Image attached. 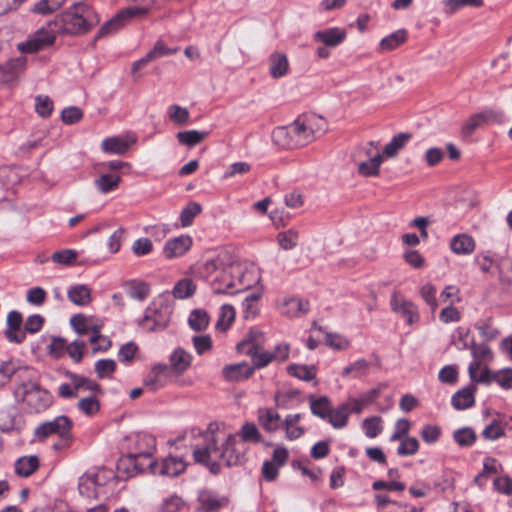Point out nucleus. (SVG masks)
Here are the masks:
<instances>
[{
  "instance_id": "51",
  "label": "nucleus",
  "mask_w": 512,
  "mask_h": 512,
  "mask_svg": "<svg viewBox=\"0 0 512 512\" xmlns=\"http://www.w3.org/2000/svg\"><path fill=\"white\" fill-rule=\"evenodd\" d=\"M196 286L191 279L184 278L176 283L173 289V295L176 298L184 299L192 296Z\"/></svg>"
},
{
  "instance_id": "47",
  "label": "nucleus",
  "mask_w": 512,
  "mask_h": 512,
  "mask_svg": "<svg viewBox=\"0 0 512 512\" xmlns=\"http://www.w3.org/2000/svg\"><path fill=\"white\" fill-rule=\"evenodd\" d=\"M277 241L279 246L284 250H292L295 248L299 241V233L297 230L289 229L278 233Z\"/></svg>"
},
{
  "instance_id": "36",
  "label": "nucleus",
  "mask_w": 512,
  "mask_h": 512,
  "mask_svg": "<svg viewBox=\"0 0 512 512\" xmlns=\"http://www.w3.org/2000/svg\"><path fill=\"white\" fill-rule=\"evenodd\" d=\"M226 255L218 254L213 258L206 259L199 267V274L204 278L211 277L214 273H219L225 263Z\"/></svg>"
},
{
  "instance_id": "22",
  "label": "nucleus",
  "mask_w": 512,
  "mask_h": 512,
  "mask_svg": "<svg viewBox=\"0 0 512 512\" xmlns=\"http://www.w3.org/2000/svg\"><path fill=\"white\" fill-rule=\"evenodd\" d=\"M254 372V367L243 362L238 364L227 365L223 368L222 373L227 381L238 382L248 379Z\"/></svg>"
},
{
  "instance_id": "35",
  "label": "nucleus",
  "mask_w": 512,
  "mask_h": 512,
  "mask_svg": "<svg viewBox=\"0 0 512 512\" xmlns=\"http://www.w3.org/2000/svg\"><path fill=\"white\" fill-rule=\"evenodd\" d=\"M191 361V354L182 348L175 349L170 356L171 368L177 373L186 371L190 367Z\"/></svg>"
},
{
  "instance_id": "24",
  "label": "nucleus",
  "mask_w": 512,
  "mask_h": 512,
  "mask_svg": "<svg viewBox=\"0 0 512 512\" xmlns=\"http://www.w3.org/2000/svg\"><path fill=\"white\" fill-rule=\"evenodd\" d=\"M65 375L72 383L77 394L79 392H85V391H89L94 394L102 392L100 385L95 380H92L85 376L78 375V374H75V373H72L69 371L66 372Z\"/></svg>"
},
{
  "instance_id": "29",
  "label": "nucleus",
  "mask_w": 512,
  "mask_h": 512,
  "mask_svg": "<svg viewBox=\"0 0 512 512\" xmlns=\"http://www.w3.org/2000/svg\"><path fill=\"white\" fill-rule=\"evenodd\" d=\"M450 248L455 254H471L475 249V241L474 239L467 234H458L455 235L451 242Z\"/></svg>"
},
{
  "instance_id": "52",
  "label": "nucleus",
  "mask_w": 512,
  "mask_h": 512,
  "mask_svg": "<svg viewBox=\"0 0 512 512\" xmlns=\"http://www.w3.org/2000/svg\"><path fill=\"white\" fill-rule=\"evenodd\" d=\"M400 445L397 448L399 456H412L419 450V441L415 437H405L399 440Z\"/></svg>"
},
{
  "instance_id": "3",
  "label": "nucleus",
  "mask_w": 512,
  "mask_h": 512,
  "mask_svg": "<svg viewBox=\"0 0 512 512\" xmlns=\"http://www.w3.org/2000/svg\"><path fill=\"white\" fill-rule=\"evenodd\" d=\"M100 22L96 10L86 3H76L54 18V27L64 36H81Z\"/></svg>"
},
{
  "instance_id": "2",
  "label": "nucleus",
  "mask_w": 512,
  "mask_h": 512,
  "mask_svg": "<svg viewBox=\"0 0 512 512\" xmlns=\"http://www.w3.org/2000/svg\"><path fill=\"white\" fill-rule=\"evenodd\" d=\"M326 131V123L316 115L299 116L293 123L273 130L275 144L286 149H295L313 142Z\"/></svg>"
},
{
  "instance_id": "46",
  "label": "nucleus",
  "mask_w": 512,
  "mask_h": 512,
  "mask_svg": "<svg viewBox=\"0 0 512 512\" xmlns=\"http://www.w3.org/2000/svg\"><path fill=\"white\" fill-rule=\"evenodd\" d=\"M202 211V207L197 202H189L180 213V222L183 227H188L193 223V220Z\"/></svg>"
},
{
  "instance_id": "53",
  "label": "nucleus",
  "mask_w": 512,
  "mask_h": 512,
  "mask_svg": "<svg viewBox=\"0 0 512 512\" xmlns=\"http://www.w3.org/2000/svg\"><path fill=\"white\" fill-rule=\"evenodd\" d=\"M239 436L244 442L259 443L262 441V436L254 423H245L239 431Z\"/></svg>"
},
{
  "instance_id": "26",
  "label": "nucleus",
  "mask_w": 512,
  "mask_h": 512,
  "mask_svg": "<svg viewBox=\"0 0 512 512\" xmlns=\"http://www.w3.org/2000/svg\"><path fill=\"white\" fill-rule=\"evenodd\" d=\"M301 417L300 413L288 414L282 421L281 427L285 430L287 439L296 440L304 434L305 429L298 424Z\"/></svg>"
},
{
  "instance_id": "9",
  "label": "nucleus",
  "mask_w": 512,
  "mask_h": 512,
  "mask_svg": "<svg viewBox=\"0 0 512 512\" xmlns=\"http://www.w3.org/2000/svg\"><path fill=\"white\" fill-rule=\"evenodd\" d=\"M53 24L54 19L35 31L26 42L19 43V51L22 53H36L52 46L56 36L60 35L59 29L54 27Z\"/></svg>"
},
{
  "instance_id": "41",
  "label": "nucleus",
  "mask_w": 512,
  "mask_h": 512,
  "mask_svg": "<svg viewBox=\"0 0 512 512\" xmlns=\"http://www.w3.org/2000/svg\"><path fill=\"white\" fill-rule=\"evenodd\" d=\"M310 409L313 415L321 418L327 419L330 415L331 404L327 397L322 396L317 399L312 396L309 397Z\"/></svg>"
},
{
  "instance_id": "27",
  "label": "nucleus",
  "mask_w": 512,
  "mask_h": 512,
  "mask_svg": "<svg viewBox=\"0 0 512 512\" xmlns=\"http://www.w3.org/2000/svg\"><path fill=\"white\" fill-rule=\"evenodd\" d=\"M39 468V458L35 455L23 456L14 464L15 473L20 477H29Z\"/></svg>"
},
{
  "instance_id": "30",
  "label": "nucleus",
  "mask_w": 512,
  "mask_h": 512,
  "mask_svg": "<svg viewBox=\"0 0 512 512\" xmlns=\"http://www.w3.org/2000/svg\"><path fill=\"white\" fill-rule=\"evenodd\" d=\"M168 367L166 365H156L144 378V385L151 391H156L164 385V378L166 376Z\"/></svg>"
},
{
  "instance_id": "59",
  "label": "nucleus",
  "mask_w": 512,
  "mask_h": 512,
  "mask_svg": "<svg viewBox=\"0 0 512 512\" xmlns=\"http://www.w3.org/2000/svg\"><path fill=\"white\" fill-rule=\"evenodd\" d=\"M78 408L88 416L95 415L100 410V403L95 395L82 398L78 402Z\"/></svg>"
},
{
  "instance_id": "50",
  "label": "nucleus",
  "mask_w": 512,
  "mask_h": 512,
  "mask_svg": "<svg viewBox=\"0 0 512 512\" xmlns=\"http://www.w3.org/2000/svg\"><path fill=\"white\" fill-rule=\"evenodd\" d=\"M261 297L260 293L252 292L248 294L242 302L244 317L246 319L253 318L258 313V302Z\"/></svg>"
},
{
  "instance_id": "58",
  "label": "nucleus",
  "mask_w": 512,
  "mask_h": 512,
  "mask_svg": "<svg viewBox=\"0 0 512 512\" xmlns=\"http://www.w3.org/2000/svg\"><path fill=\"white\" fill-rule=\"evenodd\" d=\"M35 111L42 118H47L53 111V101L44 95L35 97Z\"/></svg>"
},
{
  "instance_id": "25",
  "label": "nucleus",
  "mask_w": 512,
  "mask_h": 512,
  "mask_svg": "<svg viewBox=\"0 0 512 512\" xmlns=\"http://www.w3.org/2000/svg\"><path fill=\"white\" fill-rule=\"evenodd\" d=\"M476 387L469 385L457 391L451 399L452 405L457 410L470 408L475 403Z\"/></svg>"
},
{
  "instance_id": "63",
  "label": "nucleus",
  "mask_w": 512,
  "mask_h": 512,
  "mask_svg": "<svg viewBox=\"0 0 512 512\" xmlns=\"http://www.w3.org/2000/svg\"><path fill=\"white\" fill-rule=\"evenodd\" d=\"M85 348L86 343L80 339H76L68 344L66 353L75 363H79L83 359Z\"/></svg>"
},
{
  "instance_id": "19",
  "label": "nucleus",
  "mask_w": 512,
  "mask_h": 512,
  "mask_svg": "<svg viewBox=\"0 0 512 512\" xmlns=\"http://www.w3.org/2000/svg\"><path fill=\"white\" fill-rule=\"evenodd\" d=\"M26 64V58L19 56L11 58L5 64L0 65V83H9L16 79Z\"/></svg>"
},
{
  "instance_id": "32",
  "label": "nucleus",
  "mask_w": 512,
  "mask_h": 512,
  "mask_svg": "<svg viewBox=\"0 0 512 512\" xmlns=\"http://www.w3.org/2000/svg\"><path fill=\"white\" fill-rule=\"evenodd\" d=\"M269 62H270V67H269L270 75L274 79L281 78L287 74L288 68H289V63H288V59L285 54L275 52L270 55Z\"/></svg>"
},
{
  "instance_id": "64",
  "label": "nucleus",
  "mask_w": 512,
  "mask_h": 512,
  "mask_svg": "<svg viewBox=\"0 0 512 512\" xmlns=\"http://www.w3.org/2000/svg\"><path fill=\"white\" fill-rule=\"evenodd\" d=\"M497 382L503 389L512 388V368H505L493 372L492 382Z\"/></svg>"
},
{
  "instance_id": "40",
  "label": "nucleus",
  "mask_w": 512,
  "mask_h": 512,
  "mask_svg": "<svg viewBox=\"0 0 512 512\" xmlns=\"http://www.w3.org/2000/svg\"><path fill=\"white\" fill-rule=\"evenodd\" d=\"M127 293L130 298L143 301L150 294V286L143 281L131 280L127 283Z\"/></svg>"
},
{
  "instance_id": "6",
  "label": "nucleus",
  "mask_w": 512,
  "mask_h": 512,
  "mask_svg": "<svg viewBox=\"0 0 512 512\" xmlns=\"http://www.w3.org/2000/svg\"><path fill=\"white\" fill-rule=\"evenodd\" d=\"M173 308L171 304L163 299L158 298L150 303L145 309L139 326L147 332H156L164 330L170 322Z\"/></svg>"
},
{
  "instance_id": "61",
  "label": "nucleus",
  "mask_w": 512,
  "mask_h": 512,
  "mask_svg": "<svg viewBox=\"0 0 512 512\" xmlns=\"http://www.w3.org/2000/svg\"><path fill=\"white\" fill-rule=\"evenodd\" d=\"M116 370V362L112 359H101L95 363V372L99 378L110 377Z\"/></svg>"
},
{
  "instance_id": "33",
  "label": "nucleus",
  "mask_w": 512,
  "mask_h": 512,
  "mask_svg": "<svg viewBox=\"0 0 512 512\" xmlns=\"http://www.w3.org/2000/svg\"><path fill=\"white\" fill-rule=\"evenodd\" d=\"M383 160V155H380V152L377 151L372 158L358 164V173L364 177L378 176Z\"/></svg>"
},
{
  "instance_id": "54",
  "label": "nucleus",
  "mask_w": 512,
  "mask_h": 512,
  "mask_svg": "<svg viewBox=\"0 0 512 512\" xmlns=\"http://www.w3.org/2000/svg\"><path fill=\"white\" fill-rule=\"evenodd\" d=\"M363 429L365 435L369 438L377 437L383 430L382 419L379 416L366 418L363 421Z\"/></svg>"
},
{
  "instance_id": "17",
  "label": "nucleus",
  "mask_w": 512,
  "mask_h": 512,
  "mask_svg": "<svg viewBox=\"0 0 512 512\" xmlns=\"http://www.w3.org/2000/svg\"><path fill=\"white\" fill-rule=\"evenodd\" d=\"M136 142V137L127 135L125 137L113 136L102 141L101 148L105 153L124 155L129 147Z\"/></svg>"
},
{
  "instance_id": "13",
  "label": "nucleus",
  "mask_w": 512,
  "mask_h": 512,
  "mask_svg": "<svg viewBox=\"0 0 512 512\" xmlns=\"http://www.w3.org/2000/svg\"><path fill=\"white\" fill-rule=\"evenodd\" d=\"M70 325L74 329V331L80 336H94L98 332H101L103 322L95 318L94 316L76 314L71 317Z\"/></svg>"
},
{
  "instance_id": "62",
  "label": "nucleus",
  "mask_w": 512,
  "mask_h": 512,
  "mask_svg": "<svg viewBox=\"0 0 512 512\" xmlns=\"http://www.w3.org/2000/svg\"><path fill=\"white\" fill-rule=\"evenodd\" d=\"M420 295L426 304L430 306L431 311L435 312L438 307L436 299V287L430 283H427L422 286Z\"/></svg>"
},
{
  "instance_id": "7",
  "label": "nucleus",
  "mask_w": 512,
  "mask_h": 512,
  "mask_svg": "<svg viewBox=\"0 0 512 512\" xmlns=\"http://www.w3.org/2000/svg\"><path fill=\"white\" fill-rule=\"evenodd\" d=\"M72 427L73 422L67 416H57L52 420L42 422L35 428L34 440L42 442L51 436H58L61 439V445L67 446L72 439Z\"/></svg>"
},
{
  "instance_id": "43",
  "label": "nucleus",
  "mask_w": 512,
  "mask_h": 512,
  "mask_svg": "<svg viewBox=\"0 0 512 512\" xmlns=\"http://www.w3.org/2000/svg\"><path fill=\"white\" fill-rule=\"evenodd\" d=\"M210 317L205 310L195 309L188 318L189 326L192 330L200 332L205 330L209 325Z\"/></svg>"
},
{
  "instance_id": "16",
  "label": "nucleus",
  "mask_w": 512,
  "mask_h": 512,
  "mask_svg": "<svg viewBox=\"0 0 512 512\" xmlns=\"http://www.w3.org/2000/svg\"><path fill=\"white\" fill-rule=\"evenodd\" d=\"M391 308L395 313L401 315L409 325L419 321L418 308L409 300L398 298L396 295H393L391 299Z\"/></svg>"
},
{
  "instance_id": "55",
  "label": "nucleus",
  "mask_w": 512,
  "mask_h": 512,
  "mask_svg": "<svg viewBox=\"0 0 512 512\" xmlns=\"http://www.w3.org/2000/svg\"><path fill=\"white\" fill-rule=\"evenodd\" d=\"M65 3V0H39L34 5V11L38 14L46 15L53 13L61 8Z\"/></svg>"
},
{
  "instance_id": "56",
  "label": "nucleus",
  "mask_w": 512,
  "mask_h": 512,
  "mask_svg": "<svg viewBox=\"0 0 512 512\" xmlns=\"http://www.w3.org/2000/svg\"><path fill=\"white\" fill-rule=\"evenodd\" d=\"M453 438L460 446H471L476 441V434L469 427L458 429L454 432Z\"/></svg>"
},
{
  "instance_id": "21",
  "label": "nucleus",
  "mask_w": 512,
  "mask_h": 512,
  "mask_svg": "<svg viewBox=\"0 0 512 512\" xmlns=\"http://www.w3.org/2000/svg\"><path fill=\"white\" fill-rule=\"evenodd\" d=\"M192 239L189 236H180L168 240L164 246V254L167 258L184 255L191 247Z\"/></svg>"
},
{
  "instance_id": "8",
  "label": "nucleus",
  "mask_w": 512,
  "mask_h": 512,
  "mask_svg": "<svg viewBox=\"0 0 512 512\" xmlns=\"http://www.w3.org/2000/svg\"><path fill=\"white\" fill-rule=\"evenodd\" d=\"M31 412L39 413L46 410L52 403L51 394L36 383H24L15 391Z\"/></svg>"
},
{
  "instance_id": "39",
  "label": "nucleus",
  "mask_w": 512,
  "mask_h": 512,
  "mask_svg": "<svg viewBox=\"0 0 512 512\" xmlns=\"http://www.w3.org/2000/svg\"><path fill=\"white\" fill-rule=\"evenodd\" d=\"M407 39L405 30H398L383 38L379 44L381 51H392L403 44Z\"/></svg>"
},
{
  "instance_id": "49",
  "label": "nucleus",
  "mask_w": 512,
  "mask_h": 512,
  "mask_svg": "<svg viewBox=\"0 0 512 512\" xmlns=\"http://www.w3.org/2000/svg\"><path fill=\"white\" fill-rule=\"evenodd\" d=\"M178 51V48H169L166 44L159 40L154 47L145 55L146 60L150 63L161 57L172 55Z\"/></svg>"
},
{
  "instance_id": "1",
  "label": "nucleus",
  "mask_w": 512,
  "mask_h": 512,
  "mask_svg": "<svg viewBox=\"0 0 512 512\" xmlns=\"http://www.w3.org/2000/svg\"><path fill=\"white\" fill-rule=\"evenodd\" d=\"M201 439L203 443L197 444L193 450L194 460L209 466L213 473L218 472L221 464L234 466L244 459V450L239 448L237 435L220 429L217 423L209 424Z\"/></svg>"
},
{
  "instance_id": "5",
  "label": "nucleus",
  "mask_w": 512,
  "mask_h": 512,
  "mask_svg": "<svg viewBox=\"0 0 512 512\" xmlns=\"http://www.w3.org/2000/svg\"><path fill=\"white\" fill-rule=\"evenodd\" d=\"M116 477L113 471L98 469L93 472H86L79 478V493L89 499H97L108 496L115 485Z\"/></svg>"
},
{
  "instance_id": "10",
  "label": "nucleus",
  "mask_w": 512,
  "mask_h": 512,
  "mask_svg": "<svg viewBox=\"0 0 512 512\" xmlns=\"http://www.w3.org/2000/svg\"><path fill=\"white\" fill-rule=\"evenodd\" d=\"M135 451L131 452L126 460H123L119 466L132 465V471H129V476H134L137 473L144 470V466L142 463L138 462V459H146L150 461V458L155 450L156 441L155 438L151 435L147 434H139L135 439Z\"/></svg>"
},
{
  "instance_id": "44",
  "label": "nucleus",
  "mask_w": 512,
  "mask_h": 512,
  "mask_svg": "<svg viewBox=\"0 0 512 512\" xmlns=\"http://www.w3.org/2000/svg\"><path fill=\"white\" fill-rule=\"evenodd\" d=\"M288 372L292 376L304 380L311 381L316 377V368L315 366L309 365H299V364H291L288 367Z\"/></svg>"
},
{
  "instance_id": "48",
  "label": "nucleus",
  "mask_w": 512,
  "mask_h": 512,
  "mask_svg": "<svg viewBox=\"0 0 512 512\" xmlns=\"http://www.w3.org/2000/svg\"><path fill=\"white\" fill-rule=\"evenodd\" d=\"M348 410L341 404L335 410L331 408L327 420L336 429L344 428L348 423Z\"/></svg>"
},
{
  "instance_id": "23",
  "label": "nucleus",
  "mask_w": 512,
  "mask_h": 512,
  "mask_svg": "<svg viewBox=\"0 0 512 512\" xmlns=\"http://www.w3.org/2000/svg\"><path fill=\"white\" fill-rule=\"evenodd\" d=\"M279 309L282 315L293 318L307 313L309 303L299 298H287L283 300Z\"/></svg>"
},
{
  "instance_id": "14",
  "label": "nucleus",
  "mask_w": 512,
  "mask_h": 512,
  "mask_svg": "<svg viewBox=\"0 0 512 512\" xmlns=\"http://www.w3.org/2000/svg\"><path fill=\"white\" fill-rule=\"evenodd\" d=\"M23 318L22 314L16 310L10 311L7 315V328L4 332L6 338L16 344L25 340V331L21 330Z\"/></svg>"
},
{
  "instance_id": "4",
  "label": "nucleus",
  "mask_w": 512,
  "mask_h": 512,
  "mask_svg": "<svg viewBox=\"0 0 512 512\" xmlns=\"http://www.w3.org/2000/svg\"><path fill=\"white\" fill-rule=\"evenodd\" d=\"M258 282L253 269H247L240 263L225 264L212 281V290L216 294L233 295L250 289Z\"/></svg>"
},
{
  "instance_id": "11",
  "label": "nucleus",
  "mask_w": 512,
  "mask_h": 512,
  "mask_svg": "<svg viewBox=\"0 0 512 512\" xmlns=\"http://www.w3.org/2000/svg\"><path fill=\"white\" fill-rule=\"evenodd\" d=\"M147 9L143 7H127L120 10L113 18L105 22L96 34V39L110 35L122 28L132 18L144 16Z\"/></svg>"
},
{
  "instance_id": "31",
  "label": "nucleus",
  "mask_w": 512,
  "mask_h": 512,
  "mask_svg": "<svg viewBox=\"0 0 512 512\" xmlns=\"http://www.w3.org/2000/svg\"><path fill=\"white\" fill-rule=\"evenodd\" d=\"M67 296L73 304L78 306H86L92 301L91 289L83 284L70 287Z\"/></svg>"
},
{
  "instance_id": "45",
  "label": "nucleus",
  "mask_w": 512,
  "mask_h": 512,
  "mask_svg": "<svg viewBox=\"0 0 512 512\" xmlns=\"http://www.w3.org/2000/svg\"><path fill=\"white\" fill-rule=\"evenodd\" d=\"M471 354L474 358L472 362H478L479 365L490 362L493 359V353L490 347L486 344H475L472 343Z\"/></svg>"
},
{
  "instance_id": "12",
  "label": "nucleus",
  "mask_w": 512,
  "mask_h": 512,
  "mask_svg": "<svg viewBox=\"0 0 512 512\" xmlns=\"http://www.w3.org/2000/svg\"><path fill=\"white\" fill-rule=\"evenodd\" d=\"M147 466L151 468L154 474L175 477L185 471L186 463L181 457L168 456L161 462L153 463L149 461Z\"/></svg>"
},
{
  "instance_id": "20",
  "label": "nucleus",
  "mask_w": 512,
  "mask_h": 512,
  "mask_svg": "<svg viewBox=\"0 0 512 512\" xmlns=\"http://www.w3.org/2000/svg\"><path fill=\"white\" fill-rule=\"evenodd\" d=\"M257 420L259 425L267 432H274L282 425L280 415L270 408H259Z\"/></svg>"
},
{
  "instance_id": "60",
  "label": "nucleus",
  "mask_w": 512,
  "mask_h": 512,
  "mask_svg": "<svg viewBox=\"0 0 512 512\" xmlns=\"http://www.w3.org/2000/svg\"><path fill=\"white\" fill-rule=\"evenodd\" d=\"M89 343L92 345V353L105 352L110 349L112 343L111 340L98 332L94 336L89 337Z\"/></svg>"
},
{
  "instance_id": "57",
  "label": "nucleus",
  "mask_w": 512,
  "mask_h": 512,
  "mask_svg": "<svg viewBox=\"0 0 512 512\" xmlns=\"http://www.w3.org/2000/svg\"><path fill=\"white\" fill-rule=\"evenodd\" d=\"M78 253L73 249H63L52 254V261L60 265H72L77 259Z\"/></svg>"
},
{
  "instance_id": "28",
  "label": "nucleus",
  "mask_w": 512,
  "mask_h": 512,
  "mask_svg": "<svg viewBox=\"0 0 512 512\" xmlns=\"http://www.w3.org/2000/svg\"><path fill=\"white\" fill-rule=\"evenodd\" d=\"M411 139V134L401 132L395 135L391 141L384 147V150L380 155L383 158H394L398 155L399 151L402 150L408 141Z\"/></svg>"
},
{
  "instance_id": "18",
  "label": "nucleus",
  "mask_w": 512,
  "mask_h": 512,
  "mask_svg": "<svg viewBox=\"0 0 512 512\" xmlns=\"http://www.w3.org/2000/svg\"><path fill=\"white\" fill-rule=\"evenodd\" d=\"M237 348L239 351L245 352L246 354L252 356L254 368H263L272 361H275L272 352L262 351L258 353L257 348L250 341L240 342Z\"/></svg>"
},
{
  "instance_id": "42",
  "label": "nucleus",
  "mask_w": 512,
  "mask_h": 512,
  "mask_svg": "<svg viewBox=\"0 0 512 512\" xmlns=\"http://www.w3.org/2000/svg\"><path fill=\"white\" fill-rule=\"evenodd\" d=\"M208 135L209 132L207 131L189 130L178 132L176 137L181 144L193 147L202 142Z\"/></svg>"
},
{
  "instance_id": "37",
  "label": "nucleus",
  "mask_w": 512,
  "mask_h": 512,
  "mask_svg": "<svg viewBox=\"0 0 512 512\" xmlns=\"http://www.w3.org/2000/svg\"><path fill=\"white\" fill-rule=\"evenodd\" d=\"M236 312L233 306L223 304L220 308L219 316L215 324L217 331H227L235 320Z\"/></svg>"
},
{
  "instance_id": "38",
  "label": "nucleus",
  "mask_w": 512,
  "mask_h": 512,
  "mask_svg": "<svg viewBox=\"0 0 512 512\" xmlns=\"http://www.w3.org/2000/svg\"><path fill=\"white\" fill-rule=\"evenodd\" d=\"M121 181V177L115 174H102L100 177L95 179L94 185L102 194H107L118 188Z\"/></svg>"
},
{
  "instance_id": "34",
  "label": "nucleus",
  "mask_w": 512,
  "mask_h": 512,
  "mask_svg": "<svg viewBox=\"0 0 512 512\" xmlns=\"http://www.w3.org/2000/svg\"><path fill=\"white\" fill-rule=\"evenodd\" d=\"M470 379L476 383L491 384L493 372L486 364L479 365L478 362H471L468 367Z\"/></svg>"
},
{
  "instance_id": "15",
  "label": "nucleus",
  "mask_w": 512,
  "mask_h": 512,
  "mask_svg": "<svg viewBox=\"0 0 512 512\" xmlns=\"http://www.w3.org/2000/svg\"><path fill=\"white\" fill-rule=\"evenodd\" d=\"M347 37L346 30L340 27H331L324 30H319L314 33L313 40L329 48L339 46Z\"/></svg>"
}]
</instances>
